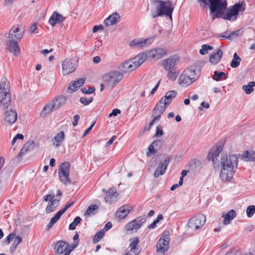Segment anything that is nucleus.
Listing matches in <instances>:
<instances>
[{"label":"nucleus","mask_w":255,"mask_h":255,"mask_svg":"<svg viewBox=\"0 0 255 255\" xmlns=\"http://www.w3.org/2000/svg\"><path fill=\"white\" fill-rule=\"evenodd\" d=\"M152 1L154 4L158 3L156 6V10L159 12L158 15H166L171 17L174 9L171 1L168 0L165 2L161 0H152Z\"/></svg>","instance_id":"nucleus-5"},{"label":"nucleus","mask_w":255,"mask_h":255,"mask_svg":"<svg viewBox=\"0 0 255 255\" xmlns=\"http://www.w3.org/2000/svg\"><path fill=\"white\" fill-rule=\"evenodd\" d=\"M132 207L128 205H124L116 212V216L120 219L125 218L130 212Z\"/></svg>","instance_id":"nucleus-21"},{"label":"nucleus","mask_w":255,"mask_h":255,"mask_svg":"<svg viewBox=\"0 0 255 255\" xmlns=\"http://www.w3.org/2000/svg\"><path fill=\"white\" fill-rule=\"evenodd\" d=\"M54 197H55V195L53 194H49L46 195L44 197V200L46 202L49 201V202H50L51 201L55 200L54 199Z\"/></svg>","instance_id":"nucleus-58"},{"label":"nucleus","mask_w":255,"mask_h":255,"mask_svg":"<svg viewBox=\"0 0 255 255\" xmlns=\"http://www.w3.org/2000/svg\"><path fill=\"white\" fill-rule=\"evenodd\" d=\"M7 49L9 52L15 56H18L20 52V48L18 44V41L13 39H7L6 41Z\"/></svg>","instance_id":"nucleus-16"},{"label":"nucleus","mask_w":255,"mask_h":255,"mask_svg":"<svg viewBox=\"0 0 255 255\" xmlns=\"http://www.w3.org/2000/svg\"><path fill=\"white\" fill-rule=\"evenodd\" d=\"M241 30H238L235 31H232L230 33L229 35L228 36L226 35H223L222 36V37L224 38L225 39H231L233 38V37H238L240 35Z\"/></svg>","instance_id":"nucleus-48"},{"label":"nucleus","mask_w":255,"mask_h":255,"mask_svg":"<svg viewBox=\"0 0 255 255\" xmlns=\"http://www.w3.org/2000/svg\"><path fill=\"white\" fill-rule=\"evenodd\" d=\"M242 159L245 161H255V151L249 152L248 150H246L242 154Z\"/></svg>","instance_id":"nucleus-33"},{"label":"nucleus","mask_w":255,"mask_h":255,"mask_svg":"<svg viewBox=\"0 0 255 255\" xmlns=\"http://www.w3.org/2000/svg\"><path fill=\"white\" fill-rule=\"evenodd\" d=\"M247 215L248 217H252L255 212V206L254 205H250L247 207Z\"/></svg>","instance_id":"nucleus-49"},{"label":"nucleus","mask_w":255,"mask_h":255,"mask_svg":"<svg viewBox=\"0 0 255 255\" xmlns=\"http://www.w3.org/2000/svg\"><path fill=\"white\" fill-rule=\"evenodd\" d=\"M178 81L179 84L183 87H187L195 81H193L192 78L190 76L185 75L183 72L180 75Z\"/></svg>","instance_id":"nucleus-23"},{"label":"nucleus","mask_w":255,"mask_h":255,"mask_svg":"<svg viewBox=\"0 0 255 255\" xmlns=\"http://www.w3.org/2000/svg\"><path fill=\"white\" fill-rule=\"evenodd\" d=\"M93 100V98H92V97L88 99L86 97H83L80 99V102L82 104H83L84 105H89L92 102Z\"/></svg>","instance_id":"nucleus-50"},{"label":"nucleus","mask_w":255,"mask_h":255,"mask_svg":"<svg viewBox=\"0 0 255 255\" xmlns=\"http://www.w3.org/2000/svg\"><path fill=\"white\" fill-rule=\"evenodd\" d=\"M168 71L167 77L169 80L174 81H175L178 75V73L176 72V69H171L166 70Z\"/></svg>","instance_id":"nucleus-38"},{"label":"nucleus","mask_w":255,"mask_h":255,"mask_svg":"<svg viewBox=\"0 0 255 255\" xmlns=\"http://www.w3.org/2000/svg\"><path fill=\"white\" fill-rule=\"evenodd\" d=\"M210 107L209 104L205 102H202L201 104V107H200L199 109L200 111L203 110V108H205L206 109H209Z\"/></svg>","instance_id":"nucleus-64"},{"label":"nucleus","mask_w":255,"mask_h":255,"mask_svg":"<svg viewBox=\"0 0 255 255\" xmlns=\"http://www.w3.org/2000/svg\"><path fill=\"white\" fill-rule=\"evenodd\" d=\"M4 122L9 125L14 124L17 120V114L16 111L13 110H7L4 114Z\"/></svg>","instance_id":"nucleus-17"},{"label":"nucleus","mask_w":255,"mask_h":255,"mask_svg":"<svg viewBox=\"0 0 255 255\" xmlns=\"http://www.w3.org/2000/svg\"><path fill=\"white\" fill-rule=\"evenodd\" d=\"M29 145L28 144V143L24 144L18 155H17V158L19 159L20 158L22 157L24 155H25L29 151Z\"/></svg>","instance_id":"nucleus-43"},{"label":"nucleus","mask_w":255,"mask_h":255,"mask_svg":"<svg viewBox=\"0 0 255 255\" xmlns=\"http://www.w3.org/2000/svg\"><path fill=\"white\" fill-rule=\"evenodd\" d=\"M241 61V59L239 60L237 59H233L231 63V66L232 68H237L239 66Z\"/></svg>","instance_id":"nucleus-56"},{"label":"nucleus","mask_w":255,"mask_h":255,"mask_svg":"<svg viewBox=\"0 0 255 255\" xmlns=\"http://www.w3.org/2000/svg\"><path fill=\"white\" fill-rule=\"evenodd\" d=\"M146 221L145 218L139 216L126 224L125 229L127 231H137L141 228L142 225Z\"/></svg>","instance_id":"nucleus-9"},{"label":"nucleus","mask_w":255,"mask_h":255,"mask_svg":"<svg viewBox=\"0 0 255 255\" xmlns=\"http://www.w3.org/2000/svg\"><path fill=\"white\" fill-rule=\"evenodd\" d=\"M56 199L55 200H52L50 202H49L48 205L46 208V212L47 213H50L54 211L58 206V204L55 206Z\"/></svg>","instance_id":"nucleus-42"},{"label":"nucleus","mask_w":255,"mask_h":255,"mask_svg":"<svg viewBox=\"0 0 255 255\" xmlns=\"http://www.w3.org/2000/svg\"><path fill=\"white\" fill-rule=\"evenodd\" d=\"M81 218L80 217L77 216L74 219V221L69 225V229L70 230H74L76 229V227L80 223Z\"/></svg>","instance_id":"nucleus-45"},{"label":"nucleus","mask_w":255,"mask_h":255,"mask_svg":"<svg viewBox=\"0 0 255 255\" xmlns=\"http://www.w3.org/2000/svg\"><path fill=\"white\" fill-rule=\"evenodd\" d=\"M255 86V82H250L247 85H244L242 87L243 90L245 91L246 94H250L254 91V87Z\"/></svg>","instance_id":"nucleus-37"},{"label":"nucleus","mask_w":255,"mask_h":255,"mask_svg":"<svg viewBox=\"0 0 255 255\" xmlns=\"http://www.w3.org/2000/svg\"><path fill=\"white\" fill-rule=\"evenodd\" d=\"M58 220L54 216L53 217H52L51 219L49 224L47 225L46 227H47V230H49L50 228H51L52 227V226L57 222V221Z\"/></svg>","instance_id":"nucleus-55"},{"label":"nucleus","mask_w":255,"mask_h":255,"mask_svg":"<svg viewBox=\"0 0 255 255\" xmlns=\"http://www.w3.org/2000/svg\"><path fill=\"white\" fill-rule=\"evenodd\" d=\"M10 83L6 78H3L1 79L0 84V94H11L10 92Z\"/></svg>","instance_id":"nucleus-27"},{"label":"nucleus","mask_w":255,"mask_h":255,"mask_svg":"<svg viewBox=\"0 0 255 255\" xmlns=\"http://www.w3.org/2000/svg\"><path fill=\"white\" fill-rule=\"evenodd\" d=\"M179 61V57L177 55L174 54L162 61V66L165 70L176 69L175 66Z\"/></svg>","instance_id":"nucleus-13"},{"label":"nucleus","mask_w":255,"mask_h":255,"mask_svg":"<svg viewBox=\"0 0 255 255\" xmlns=\"http://www.w3.org/2000/svg\"><path fill=\"white\" fill-rule=\"evenodd\" d=\"M120 110L118 109H115L113 110L111 113H110L109 115V117H112V116H117L118 114L121 113Z\"/></svg>","instance_id":"nucleus-61"},{"label":"nucleus","mask_w":255,"mask_h":255,"mask_svg":"<svg viewBox=\"0 0 255 255\" xmlns=\"http://www.w3.org/2000/svg\"><path fill=\"white\" fill-rule=\"evenodd\" d=\"M223 52L220 49H218L215 52L210 54L209 61L213 64H217L221 59Z\"/></svg>","instance_id":"nucleus-26"},{"label":"nucleus","mask_w":255,"mask_h":255,"mask_svg":"<svg viewBox=\"0 0 255 255\" xmlns=\"http://www.w3.org/2000/svg\"><path fill=\"white\" fill-rule=\"evenodd\" d=\"M131 241L129 245L130 248V251H133L136 249L137 246L139 242V240L138 237H135L130 239Z\"/></svg>","instance_id":"nucleus-41"},{"label":"nucleus","mask_w":255,"mask_h":255,"mask_svg":"<svg viewBox=\"0 0 255 255\" xmlns=\"http://www.w3.org/2000/svg\"><path fill=\"white\" fill-rule=\"evenodd\" d=\"M55 110H56L54 108L53 104H52L51 102H49L44 107L43 110L40 113V116L41 117H45Z\"/></svg>","instance_id":"nucleus-30"},{"label":"nucleus","mask_w":255,"mask_h":255,"mask_svg":"<svg viewBox=\"0 0 255 255\" xmlns=\"http://www.w3.org/2000/svg\"><path fill=\"white\" fill-rule=\"evenodd\" d=\"M118 196L119 193L115 190V188L112 187L106 192V196L105 197V200L106 202L111 203L112 198L114 197L116 198Z\"/></svg>","instance_id":"nucleus-31"},{"label":"nucleus","mask_w":255,"mask_h":255,"mask_svg":"<svg viewBox=\"0 0 255 255\" xmlns=\"http://www.w3.org/2000/svg\"><path fill=\"white\" fill-rule=\"evenodd\" d=\"M146 60V56L139 53L131 59L123 62L119 68L123 73L130 72L139 67Z\"/></svg>","instance_id":"nucleus-3"},{"label":"nucleus","mask_w":255,"mask_h":255,"mask_svg":"<svg viewBox=\"0 0 255 255\" xmlns=\"http://www.w3.org/2000/svg\"><path fill=\"white\" fill-rule=\"evenodd\" d=\"M105 231L104 229H102L96 233L95 235L93 238V243L95 244L98 243L104 236Z\"/></svg>","instance_id":"nucleus-39"},{"label":"nucleus","mask_w":255,"mask_h":255,"mask_svg":"<svg viewBox=\"0 0 255 255\" xmlns=\"http://www.w3.org/2000/svg\"><path fill=\"white\" fill-rule=\"evenodd\" d=\"M22 242V238L18 236L14 239V241L12 244V246L11 247L10 251L11 253H13L17 248V245Z\"/></svg>","instance_id":"nucleus-44"},{"label":"nucleus","mask_w":255,"mask_h":255,"mask_svg":"<svg viewBox=\"0 0 255 255\" xmlns=\"http://www.w3.org/2000/svg\"><path fill=\"white\" fill-rule=\"evenodd\" d=\"M0 103L3 110L7 109L11 104V94H0Z\"/></svg>","instance_id":"nucleus-18"},{"label":"nucleus","mask_w":255,"mask_h":255,"mask_svg":"<svg viewBox=\"0 0 255 255\" xmlns=\"http://www.w3.org/2000/svg\"><path fill=\"white\" fill-rule=\"evenodd\" d=\"M243 1L242 3H236L229 8L226 7L222 9V13L221 16L216 17V18L221 17L224 19L235 21L240 12H243L245 10V6H243Z\"/></svg>","instance_id":"nucleus-4"},{"label":"nucleus","mask_w":255,"mask_h":255,"mask_svg":"<svg viewBox=\"0 0 255 255\" xmlns=\"http://www.w3.org/2000/svg\"><path fill=\"white\" fill-rule=\"evenodd\" d=\"M74 121L72 123L73 126L75 127L78 124V121L80 119V117L78 115H76L74 116Z\"/></svg>","instance_id":"nucleus-63"},{"label":"nucleus","mask_w":255,"mask_h":255,"mask_svg":"<svg viewBox=\"0 0 255 255\" xmlns=\"http://www.w3.org/2000/svg\"><path fill=\"white\" fill-rule=\"evenodd\" d=\"M20 29L19 27L11 28L9 32V35L8 39H13L14 41H18L23 36V33L21 32L19 33Z\"/></svg>","instance_id":"nucleus-25"},{"label":"nucleus","mask_w":255,"mask_h":255,"mask_svg":"<svg viewBox=\"0 0 255 255\" xmlns=\"http://www.w3.org/2000/svg\"><path fill=\"white\" fill-rule=\"evenodd\" d=\"M169 240L160 238L156 245V252L164 254L169 249Z\"/></svg>","instance_id":"nucleus-19"},{"label":"nucleus","mask_w":255,"mask_h":255,"mask_svg":"<svg viewBox=\"0 0 255 255\" xmlns=\"http://www.w3.org/2000/svg\"><path fill=\"white\" fill-rule=\"evenodd\" d=\"M236 216V213L235 210H231L225 215H223L222 217L224 218L223 223L224 225H228Z\"/></svg>","instance_id":"nucleus-32"},{"label":"nucleus","mask_w":255,"mask_h":255,"mask_svg":"<svg viewBox=\"0 0 255 255\" xmlns=\"http://www.w3.org/2000/svg\"><path fill=\"white\" fill-rule=\"evenodd\" d=\"M120 19L119 14L115 12L105 19L104 24L107 26L113 25L120 21Z\"/></svg>","instance_id":"nucleus-20"},{"label":"nucleus","mask_w":255,"mask_h":255,"mask_svg":"<svg viewBox=\"0 0 255 255\" xmlns=\"http://www.w3.org/2000/svg\"><path fill=\"white\" fill-rule=\"evenodd\" d=\"M197 1L203 8L209 5L211 13L213 14V19L221 16L222 9L228 5L227 0H197Z\"/></svg>","instance_id":"nucleus-2"},{"label":"nucleus","mask_w":255,"mask_h":255,"mask_svg":"<svg viewBox=\"0 0 255 255\" xmlns=\"http://www.w3.org/2000/svg\"><path fill=\"white\" fill-rule=\"evenodd\" d=\"M177 92L175 91H169L167 92L163 98V101H165L166 106H169L172 99L176 97Z\"/></svg>","instance_id":"nucleus-34"},{"label":"nucleus","mask_w":255,"mask_h":255,"mask_svg":"<svg viewBox=\"0 0 255 255\" xmlns=\"http://www.w3.org/2000/svg\"><path fill=\"white\" fill-rule=\"evenodd\" d=\"M227 74L223 72L215 71L212 78L216 81H219L222 79H226L227 78Z\"/></svg>","instance_id":"nucleus-35"},{"label":"nucleus","mask_w":255,"mask_h":255,"mask_svg":"<svg viewBox=\"0 0 255 255\" xmlns=\"http://www.w3.org/2000/svg\"><path fill=\"white\" fill-rule=\"evenodd\" d=\"M206 220V217L204 215L198 214L194 216L189 220L188 226L192 230L197 231L200 230L205 225Z\"/></svg>","instance_id":"nucleus-8"},{"label":"nucleus","mask_w":255,"mask_h":255,"mask_svg":"<svg viewBox=\"0 0 255 255\" xmlns=\"http://www.w3.org/2000/svg\"><path fill=\"white\" fill-rule=\"evenodd\" d=\"M154 146L152 143L148 146V151L146 153L147 156H150L151 154H155L157 152V150L154 149Z\"/></svg>","instance_id":"nucleus-54"},{"label":"nucleus","mask_w":255,"mask_h":255,"mask_svg":"<svg viewBox=\"0 0 255 255\" xmlns=\"http://www.w3.org/2000/svg\"><path fill=\"white\" fill-rule=\"evenodd\" d=\"M67 98L64 96H59L56 97L53 100L50 102L53 104V105L55 110H58L63 107L66 102Z\"/></svg>","instance_id":"nucleus-22"},{"label":"nucleus","mask_w":255,"mask_h":255,"mask_svg":"<svg viewBox=\"0 0 255 255\" xmlns=\"http://www.w3.org/2000/svg\"><path fill=\"white\" fill-rule=\"evenodd\" d=\"M222 168L220 177L224 182H230L232 180L238 164V159L235 155H226L221 157Z\"/></svg>","instance_id":"nucleus-1"},{"label":"nucleus","mask_w":255,"mask_h":255,"mask_svg":"<svg viewBox=\"0 0 255 255\" xmlns=\"http://www.w3.org/2000/svg\"><path fill=\"white\" fill-rule=\"evenodd\" d=\"M168 106H166L163 98H161L154 107L152 114H157V113L162 114Z\"/></svg>","instance_id":"nucleus-24"},{"label":"nucleus","mask_w":255,"mask_h":255,"mask_svg":"<svg viewBox=\"0 0 255 255\" xmlns=\"http://www.w3.org/2000/svg\"><path fill=\"white\" fill-rule=\"evenodd\" d=\"M15 236V234L13 233H11L8 235L5 239V242L7 244L10 243V242L14 238Z\"/></svg>","instance_id":"nucleus-59"},{"label":"nucleus","mask_w":255,"mask_h":255,"mask_svg":"<svg viewBox=\"0 0 255 255\" xmlns=\"http://www.w3.org/2000/svg\"><path fill=\"white\" fill-rule=\"evenodd\" d=\"M85 80H86L85 78H79V79H76L75 81H74L76 83V85L79 88V87L83 86L84 84Z\"/></svg>","instance_id":"nucleus-57"},{"label":"nucleus","mask_w":255,"mask_h":255,"mask_svg":"<svg viewBox=\"0 0 255 255\" xmlns=\"http://www.w3.org/2000/svg\"><path fill=\"white\" fill-rule=\"evenodd\" d=\"M142 53L146 56V59L147 58H150L152 59L154 58L156 59H159L161 58L164 56L167 55L166 50L165 49L161 48L153 49L147 51L146 53L142 52Z\"/></svg>","instance_id":"nucleus-10"},{"label":"nucleus","mask_w":255,"mask_h":255,"mask_svg":"<svg viewBox=\"0 0 255 255\" xmlns=\"http://www.w3.org/2000/svg\"><path fill=\"white\" fill-rule=\"evenodd\" d=\"M200 67L197 64H193L186 68L183 72L185 75L190 76L193 81H196L200 77Z\"/></svg>","instance_id":"nucleus-14"},{"label":"nucleus","mask_w":255,"mask_h":255,"mask_svg":"<svg viewBox=\"0 0 255 255\" xmlns=\"http://www.w3.org/2000/svg\"><path fill=\"white\" fill-rule=\"evenodd\" d=\"M70 167V163L68 161H65L60 165L58 168L59 179L64 185L70 184L72 182L69 178Z\"/></svg>","instance_id":"nucleus-6"},{"label":"nucleus","mask_w":255,"mask_h":255,"mask_svg":"<svg viewBox=\"0 0 255 255\" xmlns=\"http://www.w3.org/2000/svg\"><path fill=\"white\" fill-rule=\"evenodd\" d=\"M67 243L64 241H58L54 246V250L57 254H62L66 252Z\"/></svg>","instance_id":"nucleus-28"},{"label":"nucleus","mask_w":255,"mask_h":255,"mask_svg":"<svg viewBox=\"0 0 255 255\" xmlns=\"http://www.w3.org/2000/svg\"><path fill=\"white\" fill-rule=\"evenodd\" d=\"M81 92L85 94H91L94 92L95 91V88L94 87H90L88 90H87L85 87H82L81 89Z\"/></svg>","instance_id":"nucleus-52"},{"label":"nucleus","mask_w":255,"mask_h":255,"mask_svg":"<svg viewBox=\"0 0 255 255\" xmlns=\"http://www.w3.org/2000/svg\"><path fill=\"white\" fill-rule=\"evenodd\" d=\"M123 77L124 75L121 72L113 71L105 75L104 80L107 86L113 88L122 80Z\"/></svg>","instance_id":"nucleus-7"},{"label":"nucleus","mask_w":255,"mask_h":255,"mask_svg":"<svg viewBox=\"0 0 255 255\" xmlns=\"http://www.w3.org/2000/svg\"><path fill=\"white\" fill-rule=\"evenodd\" d=\"M77 88H78V87H77L76 85V83L73 81L69 84V87L67 89V92L70 93H72L73 92H75L77 89Z\"/></svg>","instance_id":"nucleus-46"},{"label":"nucleus","mask_w":255,"mask_h":255,"mask_svg":"<svg viewBox=\"0 0 255 255\" xmlns=\"http://www.w3.org/2000/svg\"><path fill=\"white\" fill-rule=\"evenodd\" d=\"M170 160V158L167 157L163 161L159 163L158 167L154 173V177L157 178L160 175H162L165 173Z\"/></svg>","instance_id":"nucleus-15"},{"label":"nucleus","mask_w":255,"mask_h":255,"mask_svg":"<svg viewBox=\"0 0 255 255\" xmlns=\"http://www.w3.org/2000/svg\"><path fill=\"white\" fill-rule=\"evenodd\" d=\"M74 204V202L69 201H68L66 204L65 205V206L64 208L62 209V210L65 212L66 210L69 209L71 206H72Z\"/></svg>","instance_id":"nucleus-62"},{"label":"nucleus","mask_w":255,"mask_h":255,"mask_svg":"<svg viewBox=\"0 0 255 255\" xmlns=\"http://www.w3.org/2000/svg\"><path fill=\"white\" fill-rule=\"evenodd\" d=\"M163 134V131L161 126L159 125L156 127V132L154 137H160Z\"/></svg>","instance_id":"nucleus-53"},{"label":"nucleus","mask_w":255,"mask_h":255,"mask_svg":"<svg viewBox=\"0 0 255 255\" xmlns=\"http://www.w3.org/2000/svg\"><path fill=\"white\" fill-rule=\"evenodd\" d=\"M213 49V47L210 45L207 44H203L202 46V49L199 50V53L201 55H204L208 50H211Z\"/></svg>","instance_id":"nucleus-47"},{"label":"nucleus","mask_w":255,"mask_h":255,"mask_svg":"<svg viewBox=\"0 0 255 255\" xmlns=\"http://www.w3.org/2000/svg\"><path fill=\"white\" fill-rule=\"evenodd\" d=\"M99 209V206L96 204L90 205L85 213V215H88L89 216L94 215L95 214V211Z\"/></svg>","instance_id":"nucleus-40"},{"label":"nucleus","mask_w":255,"mask_h":255,"mask_svg":"<svg viewBox=\"0 0 255 255\" xmlns=\"http://www.w3.org/2000/svg\"><path fill=\"white\" fill-rule=\"evenodd\" d=\"M238 252L237 249H233L227 252L225 255H238Z\"/></svg>","instance_id":"nucleus-60"},{"label":"nucleus","mask_w":255,"mask_h":255,"mask_svg":"<svg viewBox=\"0 0 255 255\" xmlns=\"http://www.w3.org/2000/svg\"><path fill=\"white\" fill-rule=\"evenodd\" d=\"M75 59H66L62 62V73L64 75H68L73 72L76 68Z\"/></svg>","instance_id":"nucleus-11"},{"label":"nucleus","mask_w":255,"mask_h":255,"mask_svg":"<svg viewBox=\"0 0 255 255\" xmlns=\"http://www.w3.org/2000/svg\"><path fill=\"white\" fill-rule=\"evenodd\" d=\"M149 40L148 39L144 40H140L135 39L130 42L129 45L131 47H135L136 48H143L147 45V41Z\"/></svg>","instance_id":"nucleus-29"},{"label":"nucleus","mask_w":255,"mask_h":255,"mask_svg":"<svg viewBox=\"0 0 255 255\" xmlns=\"http://www.w3.org/2000/svg\"><path fill=\"white\" fill-rule=\"evenodd\" d=\"M65 134L63 131H60L55 136L54 139L56 142V143H53L56 147H59L60 145V143L62 142L64 139Z\"/></svg>","instance_id":"nucleus-36"},{"label":"nucleus","mask_w":255,"mask_h":255,"mask_svg":"<svg viewBox=\"0 0 255 255\" xmlns=\"http://www.w3.org/2000/svg\"><path fill=\"white\" fill-rule=\"evenodd\" d=\"M223 148L221 146L216 147L215 149H212L209 151L207 156L208 160H212L213 165L215 168L218 167L219 165V154L222 151Z\"/></svg>","instance_id":"nucleus-12"},{"label":"nucleus","mask_w":255,"mask_h":255,"mask_svg":"<svg viewBox=\"0 0 255 255\" xmlns=\"http://www.w3.org/2000/svg\"><path fill=\"white\" fill-rule=\"evenodd\" d=\"M52 15H54V19L57 23H60L63 21V16L61 14L58 13L57 12L54 11Z\"/></svg>","instance_id":"nucleus-51"}]
</instances>
